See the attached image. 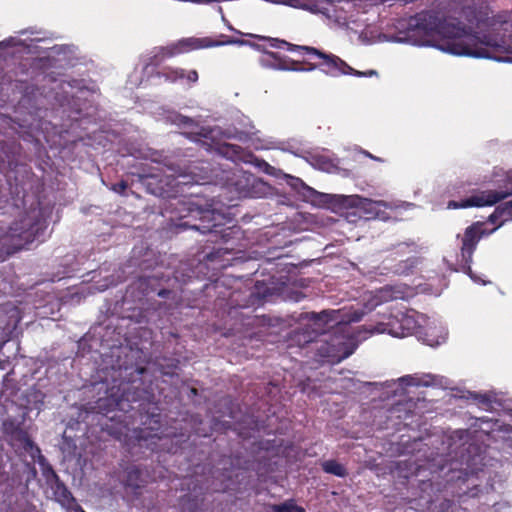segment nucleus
<instances>
[{
  "instance_id": "obj_22",
  "label": "nucleus",
  "mask_w": 512,
  "mask_h": 512,
  "mask_svg": "<svg viewBox=\"0 0 512 512\" xmlns=\"http://www.w3.org/2000/svg\"><path fill=\"white\" fill-rule=\"evenodd\" d=\"M272 1L275 3L286 4L291 7H295V8L303 7L301 0H272Z\"/></svg>"
},
{
  "instance_id": "obj_11",
  "label": "nucleus",
  "mask_w": 512,
  "mask_h": 512,
  "mask_svg": "<svg viewBox=\"0 0 512 512\" xmlns=\"http://www.w3.org/2000/svg\"><path fill=\"white\" fill-rule=\"evenodd\" d=\"M351 4L349 1H345L339 8V10L336 11L335 15V21L341 25L344 26L355 33L360 32V25L358 24V19L354 18L353 15L347 16L346 14L343 15V12H346L347 8H350Z\"/></svg>"
},
{
  "instance_id": "obj_17",
  "label": "nucleus",
  "mask_w": 512,
  "mask_h": 512,
  "mask_svg": "<svg viewBox=\"0 0 512 512\" xmlns=\"http://www.w3.org/2000/svg\"><path fill=\"white\" fill-rule=\"evenodd\" d=\"M48 58L55 59L62 66V62H68L66 51L62 47L54 46L49 49Z\"/></svg>"
},
{
  "instance_id": "obj_5",
  "label": "nucleus",
  "mask_w": 512,
  "mask_h": 512,
  "mask_svg": "<svg viewBox=\"0 0 512 512\" xmlns=\"http://www.w3.org/2000/svg\"><path fill=\"white\" fill-rule=\"evenodd\" d=\"M298 48L305 51L307 54L314 55L317 58L322 59L320 67L322 71L329 76L338 77L340 75H354L357 77H372L377 75L375 70H368L365 72L355 70L338 56L326 54L316 48L307 46H301Z\"/></svg>"
},
{
  "instance_id": "obj_3",
  "label": "nucleus",
  "mask_w": 512,
  "mask_h": 512,
  "mask_svg": "<svg viewBox=\"0 0 512 512\" xmlns=\"http://www.w3.org/2000/svg\"><path fill=\"white\" fill-rule=\"evenodd\" d=\"M450 54L487 58L498 62L512 63V47L503 39L492 36L478 38L465 30H457L450 26Z\"/></svg>"
},
{
  "instance_id": "obj_38",
  "label": "nucleus",
  "mask_w": 512,
  "mask_h": 512,
  "mask_svg": "<svg viewBox=\"0 0 512 512\" xmlns=\"http://www.w3.org/2000/svg\"><path fill=\"white\" fill-rule=\"evenodd\" d=\"M13 41V45H18L19 43L18 42H15L14 40Z\"/></svg>"
},
{
  "instance_id": "obj_35",
  "label": "nucleus",
  "mask_w": 512,
  "mask_h": 512,
  "mask_svg": "<svg viewBox=\"0 0 512 512\" xmlns=\"http://www.w3.org/2000/svg\"><path fill=\"white\" fill-rule=\"evenodd\" d=\"M366 155H367L368 157L372 158V159L378 160L376 157H373V156H372L371 154H369V153H366Z\"/></svg>"
},
{
  "instance_id": "obj_27",
  "label": "nucleus",
  "mask_w": 512,
  "mask_h": 512,
  "mask_svg": "<svg viewBox=\"0 0 512 512\" xmlns=\"http://www.w3.org/2000/svg\"><path fill=\"white\" fill-rule=\"evenodd\" d=\"M474 475L471 474V475H467L466 478L464 479L465 482H467L468 485H474Z\"/></svg>"
},
{
  "instance_id": "obj_21",
  "label": "nucleus",
  "mask_w": 512,
  "mask_h": 512,
  "mask_svg": "<svg viewBox=\"0 0 512 512\" xmlns=\"http://www.w3.org/2000/svg\"><path fill=\"white\" fill-rule=\"evenodd\" d=\"M399 386H415L418 385L417 380L412 376H405L398 380Z\"/></svg>"
},
{
  "instance_id": "obj_18",
  "label": "nucleus",
  "mask_w": 512,
  "mask_h": 512,
  "mask_svg": "<svg viewBox=\"0 0 512 512\" xmlns=\"http://www.w3.org/2000/svg\"><path fill=\"white\" fill-rule=\"evenodd\" d=\"M220 134L223 135L224 138H241V134L238 131H226L221 132L220 128L215 127L210 131V138L215 140Z\"/></svg>"
},
{
  "instance_id": "obj_12",
  "label": "nucleus",
  "mask_w": 512,
  "mask_h": 512,
  "mask_svg": "<svg viewBox=\"0 0 512 512\" xmlns=\"http://www.w3.org/2000/svg\"><path fill=\"white\" fill-rule=\"evenodd\" d=\"M166 77L170 81H182L187 83H195L198 80V73L195 70L184 71L183 69H172Z\"/></svg>"
},
{
  "instance_id": "obj_1",
  "label": "nucleus",
  "mask_w": 512,
  "mask_h": 512,
  "mask_svg": "<svg viewBox=\"0 0 512 512\" xmlns=\"http://www.w3.org/2000/svg\"><path fill=\"white\" fill-rule=\"evenodd\" d=\"M423 318L424 315L414 310L406 312L398 311L396 314L390 315L387 321H385L386 318H384L378 321L375 326H370L369 328L363 327V330H359L357 334L349 338L347 342L337 343L338 348L333 351H327L325 356L336 361L345 359L353 353L359 342L374 334L387 333L398 338L416 335Z\"/></svg>"
},
{
  "instance_id": "obj_30",
  "label": "nucleus",
  "mask_w": 512,
  "mask_h": 512,
  "mask_svg": "<svg viewBox=\"0 0 512 512\" xmlns=\"http://www.w3.org/2000/svg\"><path fill=\"white\" fill-rule=\"evenodd\" d=\"M125 187H126V185H125V184H123V183H121V184L119 185V189H116V188H115V190H116V192H121V190H124V189H125Z\"/></svg>"
},
{
  "instance_id": "obj_34",
  "label": "nucleus",
  "mask_w": 512,
  "mask_h": 512,
  "mask_svg": "<svg viewBox=\"0 0 512 512\" xmlns=\"http://www.w3.org/2000/svg\"><path fill=\"white\" fill-rule=\"evenodd\" d=\"M320 169L325 170V171H329V166L328 165H323V166H320Z\"/></svg>"
},
{
  "instance_id": "obj_26",
  "label": "nucleus",
  "mask_w": 512,
  "mask_h": 512,
  "mask_svg": "<svg viewBox=\"0 0 512 512\" xmlns=\"http://www.w3.org/2000/svg\"><path fill=\"white\" fill-rule=\"evenodd\" d=\"M134 433L136 434V437L139 439V441L147 440L148 437L151 436L150 434L145 433V431L143 429L139 433H137L136 431H134Z\"/></svg>"
},
{
  "instance_id": "obj_15",
  "label": "nucleus",
  "mask_w": 512,
  "mask_h": 512,
  "mask_svg": "<svg viewBox=\"0 0 512 512\" xmlns=\"http://www.w3.org/2000/svg\"><path fill=\"white\" fill-rule=\"evenodd\" d=\"M323 470L327 473L342 477L345 475L344 467L336 461L329 460L322 464Z\"/></svg>"
},
{
  "instance_id": "obj_25",
  "label": "nucleus",
  "mask_w": 512,
  "mask_h": 512,
  "mask_svg": "<svg viewBox=\"0 0 512 512\" xmlns=\"http://www.w3.org/2000/svg\"><path fill=\"white\" fill-rule=\"evenodd\" d=\"M111 433L113 435H115V437H117L118 439L123 440L125 442L127 441V438L129 437L128 433H123L122 431H119V432L111 431Z\"/></svg>"
},
{
  "instance_id": "obj_20",
  "label": "nucleus",
  "mask_w": 512,
  "mask_h": 512,
  "mask_svg": "<svg viewBox=\"0 0 512 512\" xmlns=\"http://www.w3.org/2000/svg\"><path fill=\"white\" fill-rule=\"evenodd\" d=\"M273 512H304L301 507L296 506L292 502L284 503L280 506H275Z\"/></svg>"
},
{
  "instance_id": "obj_14",
  "label": "nucleus",
  "mask_w": 512,
  "mask_h": 512,
  "mask_svg": "<svg viewBox=\"0 0 512 512\" xmlns=\"http://www.w3.org/2000/svg\"><path fill=\"white\" fill-rule=\"evenodd\" d=\"M21 421L15 420H5L3 423V430L7 435H11L12 438L22 439L24 435L22 430L20 429Z\"/></svg>"
},
{
  "instance_id": "obj_32",
  "label": "nucleus",
  "mask_w": 512,
  "mask_h": 512,
  "mask_svg": "<svg viewBox=\"0 0 512 512\" xmlns=\"http://www.w3.org/2000/svg\"><path fill=\"white\" fill-rule=\"evenodd\" d=\"M108 286H109V284L101 285V286H99V287H98V290H99V291H103V290H105L106 288H108Z\"/></svg>"
},
{
  "instance_id": "obj_2",
  "label": "nucleus",
  "mask_w": 512,
  "mask_h": 512,
  "mask_svg": "<svg viewBox=\"0 0 512 512\" xmlns=\"http://www.w3.org/2000/svg\"><path fill=\"white\" fill-rule=\"evenodd\" d=\"M312 203L319 207L335 210L337 208H355L360 216L367 219L370 218H384L386 210L395 211L400 214L401 211H410L415 208V205L410 202L404 201H382L363 198L358 195H337V194H324L311 190Z\"/></svg>"
},
{
  "instance_id": "obj_4",
  "label": "nucleus",
  "mask_w": 512,
  "mask_h": 512,
  "mask_svg": "<svg viewBox=\"0 0 512 512\" xmlns=\"http://www.w3.org/2000/svg\"><path fill=\"white\" fill-rule=\"evenodd\" d=\"M407 41L412 45L429 46L447 52L446 12H423L411 18L408 23Z\"/></svg>"
},
{
  "instance_id": "obj_36",
  "label": "nucleus",
  "mask_w": 512,
  "mask_h": 512,
  "mask_svg": "<svg viewBox=\"0 0 512 512\" xmlns=\"http://www.w3.org/2000/svg\"><path fill=\"white\" fill-rule=\"evenodd\" d=\"M124 429L127 430L125 433H128V427L127 426H124Z\"/></svg>"
},
{
  "instance_id": "obj_16",
  "label": "nucleus",
  "mask_w": 512,
  "mask_h": 512,
  "mask_svg": "<svg viewBox=\"0 0 512 512\" xmlns=\"http://www.w3.org/2000/svg\"><path fill=\"white\" fill-rule=\"evenodd\" d=\"M141 471L135 468L130 469L127 472V478H126V485L138 488L141 486L142 480H141Z\"/></svg>"
},
{
  "instance_id": "obj_29",
  "label": "nucleus",
  "mask_w": 512,
  "mask_h": 512,
  "mask_svg": "<svg viewBox=\"0 0 512 512\" xmlns=\"http://www.w3.org/2000/svg\"><path fill=\"white\" fill-rule=\"evenodd\" d=\"M125 187H126V185H125V184H123V183H121V184L119 185V189H116V188H115V190H116V192H121V190H124V189H125Z\"/></svg>"
},
{
  "instance_id": "obj_33",
  "label": "nucleus",
  "mask_w": 512,
  "mask_h": 512,
  "mask_svg": "<svg viewBox=\"0 0 512 512\" xmlns=\"http://www.w3.org/2000/svg\"><path fill=\"white\" fill-rule=\"evenodd\" d=\"M257 149H266V148H269L268 145H260V146H256Z\"/></svg>"
},
{
  "instance_id": "obj_8",
  "label": "nucleus",
  "mask_w": 512,
  "mask_h": 512,
  "mask_svg": "<svg viewBox=\"0 0 512 512\" xmlns=\"http://www.w3.org/2000/svg\"><path fill=\"white\" fill-rule=\"evenodd\" d=\"M413 294V290L406 286H386L374 293H369L365 297V301L368 309L372 310L383 302L396 299H406L411 297Z\"/></svg>"
},
{
  "instance_id": "obj_10",
  "label": "nucleus",
  "mask_w": 512,
  "mask_h": 512,
  "mask_svg": "<svg viewBox=\"0 0 512 512\" xmlns=\"http://www.w3.org/2000/svg\"><path fill=\"white\" fill-rule=\"evenodd\" d=\"M260 64L263 67L271 68L275 70H295V71H311L316 68V66H310L307 69H302L298 67H291L290 63L282 58L278 53L274 52H266L260 58Z\"/></svg>"
},
{
  "instance_id": "obj_7",
  "label": "nucleus",
  "mask_w": 512,
  "mask_h": 512,
  "mask_svg": "<svg viewBox=\"0 0 512 512\" xmlns=\"http://www.w3.org/2000/svg\"><path fill=\"white\" fill-rule=\"evenodd\" d=\"M416 337L423 344L430 347H437L446 342V332L436 319L424 316Z\"/></svg>"
},
{
  "instance_id": "obj_9",
  "label": "nucleus",
  "mask_w": 512,
  "mask_h": 512,
  "mask_svg": "<svg viewBox=\"0 0 512 512\" xmlns=\"http://www.w3.org/2000/svg\"><path fill=\"white\" fill-rule=\"evenodd\" d=\"M363 316L362 312L357 309H347L344 307L339 310L323 311L321 314L314 315V324L317 326L316 331H320L323 328L322 324H328L333 322L335 324H346L350 322H357Z\"/></svg>"
},
{
  "instance_id": "obj_37",
  "label": "nucleus",
  "mask_w": 512,
  "mask_h": 512,
  "mask_svg": "<svg viewBox=\"0 0 512 512\" xmlns=\"http://www.w3.org/2000/svg\"><path fill=\"white\" fill-rule=\"evenodd\" d=\"M124 429L127 430L125 433H128V427L127 426H124Z\"/></svg>"
},
{
  "instance_id": "obj_6",
  "label": "nucleus",
  "mask_w": 512,
  "mask_h": 512,
  "mask_svg": "<svg viewBox=\"0 0 512 512\" xmlns=\"http://www.w3.org/2000/svg\"><path fill=\"white\" fill-rule=\"evenodd\" d=\"M222 44H246L244 41L240 40H229L222 43H213L209 39H200V38H184L175 43H172L166 47L161 48L162 58L172 57L181 53H186L192 50L207 48L216 45Z\"/></svg>"
},
{
  "instance_id": "obj_28",
  "label": "nucleus",
  "mask_w": 512,
  "mask_h": 512,
  "mask_svg": "<svg viewBox=\"0 0 512 512\" xmlns=\"http://www.w3.org/2000/svg\"><path fill=\"white\" fill-rule=\"evenodd\" d=\"M69 512H85L79 506L73 505L69 507Z\"/></svg>"
},
{
  "instance_id": "obj_19",
  "label": "nucleus",
  "mask_w": 512,
  "mask_h": 512,
  "mask_svg": "<svg viewBox=\"0 0 512 512\" xmlns=\"http://www.w3.org/2000/svg\"><path fill=\"white\" fill-rule=\"evenodd\" d=\"M104 401H109L111 402L115 407H117L120 411H125L126 408H125V399L124 397L121 398V399H115L113 397V395H111L110 398L104 400V399H99V404H98V407L99 409H102L104 407Z\"/></svg>"
},
{
  "instance_id": "obj_23",
  "label": "nucleus",
  "mask_w": 512,
  "mask_h": 512,
  "mask_svg": "<svg viewBox=\"0 0 512 512\" xmlns=\"http://www.w3.org/2000/svg\"><path fill=\"white\" fill-rule=\"evenodd\" d=\"M59 87L66 95H68L70 92L67 90V88L72 90L74 86L70 82L61 81Z\"/></svg>"
},
{
  "instance_id": "obj_13",
  "label": "nucleus",
  "mask_w": 512,
  "mask_h": 512,
  "mask_svg": "<svg viewBox=\"0 0 512 512\" xmlns=\"http://www.w3.org/2000/svg\"><path fill=\"white\" fill-rule=\"evenodd\" d=\"M472 399L473 401L481 404H487L490 401V398L487 395L476 394L461 388H451L450 387V399Z\"/></svg>"
},
{
  "instance_id": "obj_31",
  "label": "nucleus",
  "mask_w": 512,
  "mask_h": 512,
  "mask_svg": "<svg viewBox=\"0 0 512 512\" xmlns=\"http://www.w3.org/2000/svg\"><path fill=\"white\" fill-rule=\"evenodd\" d=\"M125 187H126V185H125V184H123V183H121V184L119 185V189H116V188H115V190H116V192H121V190H124V189H125Z\"/></svg>"
},
{
  "instance_id": "obj_24",
  "label": "nucleus",
  "mask_w": 512,
  "mask_h": 512,
  "mask_svg": "<svg viewBox=\"0 0 512 512\" xmlns=\"http://www.w3.org/2000/svg\"><path fill=\"white\" fill-rule=\"evenodd\" d=\"M271 46L277 47V48H281L282 46H287L288 49H291V45L290 44H288L285 41H279L277 39H272L271 40Z\"/></svg>"
}]
</instances>
